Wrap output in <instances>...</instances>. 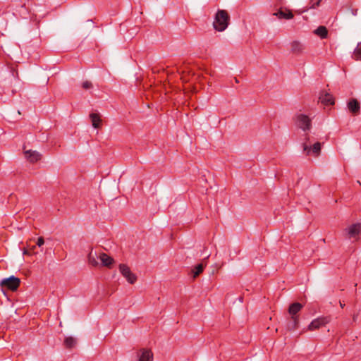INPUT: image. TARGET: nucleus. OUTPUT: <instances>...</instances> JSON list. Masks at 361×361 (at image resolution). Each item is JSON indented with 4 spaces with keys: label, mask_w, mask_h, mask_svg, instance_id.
<instances>
[{
    "label": "nucleus",
    "mask_w": 361,
    "mask_h": 361,
    "mask_svg": "<svg viewBox=\"0 0 361 361\" xmlns=\"http://www.w3.org/2000/svg\"><path fill=\"white\" fill-rule=\"evenodd\" d=\"M348 108L353 114H357L360 109V104L355 99H351L348 102Z\"/></svg>",
    "instance_id": "9b49d317"
},
{
    "label": "nucleus",
    "mask_w": 361,
    "mask_h": 361,
    "mask_svg": "<svg viewBox=\"0 0 361 361\" xmlns=\"http://www.w3.org/2000/svg\"><path fill=\"white\" fill-rule=\"evenodd\" d=\"M321 0H318L317 2L314 3L311 6L310 8H315L317 7L320 4Z\"/></svg>",
    "instance_id": "393cba45"
},
{
    "label": "nucleus",
    "mask_w": 361,
    "mask_h": 361,
    "mask_svg": "<svg viewBox=\"0 0 361 361\" xmlns=\"http://www.w3.org/2000/svg\"><path fill=\"white\" fill-rule=\"evenodd\" d=\"M314 33L322 39H325L328 36V30L325 26H319L314 30Z\"/></svg>",
    "instance_id": "f3484780"
},
{
    "label": "nucleus",
    "mask_w": 361,
    "mask_h": 361,
    "mask_svg": "<svg viewBox=\"0 0 361 361\" xmlns=\"http://www.w3.org/2000/svg\"><path fill=\"white\" fill-rule=\"evenodd\" d=\"M139 361H153V354L149 350H142L139 355Z\"/></svg>",
    "instance_id": "f8f14e48"
},
{
    "label": "nucleus",
    "mask_w": 361,
    "mask_h": 361,
    "mask_svg": "<svg viewBox=\"0 0 361 361\" xmlns=\"http://www.w3.org/2000/svg\"><path fill=\"white\" fill-rule=\"evenodd\" d=\"M23 255H30V252L28 251L26 249H24L23 252Z\"/></svg>",
    "instance_id": "a878e982"
},
{
    "label": "nucleus",
    "mask_w": 361,
    "mask_h": 361,
    "mask_svg": "<svg viewBox=\"0 0 361 361\" xmlns=\"http://www.w3.org/2000/svg\"><path fill=\"white\" fill-rule=\"evenodd\" d=\"M82 87L85 90H88V89H90L92 87V85L89 81H85V82H82Z\"/></svg>",
    "instance_id": "5701e85b"
},
{
    "label": "nucleus",
    "mask_w": 361,
    "mask_h": 361,
    "mask_svg": "<svg viewBox=\"0 0 361 361\" xmlns=\"http://www.w3.org/2000/svg\"><path fill=\"white\" fill-rule=\"evenodd\" d=\"M204 266L202 264H199L196 265L193 269L192 270L193 274V277H197L204 269Z\"/></svg>",
    "instance_id": "aec40b11"
},
{
    "label": "nucleus",
    "mask_w": 361,
    "mask_h": 361,
    "mask_svg": "<svg viewBox=\"0 0 361 361\" xmlns=\"http://www.w3.org/2000/svg\"><path fill=\"white\" fill-rule=\"evenodd\" d=\"M25 158L30 163H35L42 158V154L36 150H24Z\"/></svg>",
    "instance_id": "6e6552de"
},
{
    "label": "nucleus",
    "mask_w": 361,
    "mask_h": 361,
    "mask_svg": "<svg viewBox=\"0 0 361 361\" xmlns=\"http://www.w3.org/2000/svg\"><path fill=\"white\" fill-rule=\"evenodd\" d=\"M44 244V240L42 237H39L37 239V245L38 247H41Z\"/></svg>",
    "instance_id": "b1692460"
},
{
    "label": "nucleus",
    "mask_w": 361,
    "mask_h": 361,
    "mask_svg": "<svg viewBox=\"0 0 361 361\" xmlns=\"http://www.w3.org/2000/svg\"><path fill=\"white\" fill-rule=\"evenodd\" d=\"M228 13L224 10H219L213 23L214 28L219 32L224 31L228 25Z\"/></svg>",
    "instance_id": "f257e3e1"
},
{
    "label": "nucleus",
    "mask_w": 361,
    "mask_h": 361,
    "mask_svg": "<svg viewBox=\"0 0 361 361\" xmlns=\"http://www.w3.org/2000/svg\"><path fill=\"white\" fill-rule=\"evenodd\" d=\"M353 57L355 60H361V42L359 43L357 46V47L355 48V49L353 52Z\"/></svg>",
    "instance_id": "4be33fe9"
},
{
    "label": "nucleus",
    "mask_w": 361,
    "mask_h": 361,
    "mask_svg": "<svg viewBox=\"0 0 361 361\" xmlns=\"http://www.w3.org/2000/svg\"><path fill=\"white\" fill-rule=\"evenodd\" d=\"M329 317H322L314 319L308 326L307 329L310 331H314L319 329L329 322Z\"/></svg>",
    "instance_id": "0eeeda50"
},
{
    "label": "nucleus",
    "mask_w": 361,
    "mask_h": 361,
    "mask_svg": "<svg viewBox=\"0 0 361 361\" xmlns=\"http://www.w3.org/2000/svg\"><path fill=\"white\" fill-rule=\"evenodd\" d=\"M319 100L324 105L334 104V98L333 95L326 92H322L320 93Z\"/></svg>",
    "instance_id": "1a4fd4ad"
},
{
    "label": "nucleus",
    "mask_w": 361,
    "mask_h": 361,
    "mask_svg": "<svg viewBox=\"0 0 361 361\" xmlns=\"http://www.w3.org/2000/svg\"><path fill=\"white\" fill-rule=\"evenodd\" d=\"M1 285L7 287L11 290H16L20 285V279L13 276L4 279L1 281Z\"/></svg>",
    "instance_id": "423d86ee"
},
{
    "label": "nucleus",
    "mask_w": 361,
    "mask_h": 361,
    "mask_svg": "<svg viewBox=\"0 0 361 361\" xmlns=\"http://www.w3.org/2000/svg\"><path fill=\"white\" fill-rule=\"evenodd\" d=\"M291 322L288 325L287 328L290 331L295 329L298 325L299 319L298 317H291Z\"/></svg>",
    "instance_id": "6ab92c4d"
},
{
    "label": "nucleus",
    "mask_w": 361,
    "mask_h": 361,
    "mask_svg": "<svg viewBox=\"0 0 361 361\" xmlns=\"http://www.w3.org/2000/svg\"><path fill=\"white\" fill-rule=\"evenodd\" d=\"M340 305H341V307H343V306H344V305H343V304H342V303L341 302V303H340Z\"/></svg>",
    "instance_id": "cd10ccee"
},
{
    "label": "nucleus",
    "mask_w": 361,
    "mask_h": 361,
    "mask_svg": "<svg viewBox=\"0 0 361 361\" xmlns=\"http://www.w3.org/2000/svg\"><path fill=\"white\" fill-rule=\"evenodd\" d=\"M309 138H306V140L302 144L303 151L307 156L313 157H318L322 151V144L319 142L314 143L310 145L308 142Z\"/></svg>",
    "instance_id": "f03ea898"
},
{
    "label": "nucleus",
    "mask_w": 361,
    "mask_h": 361,
    "mask_svg": "<svg viewBox=\"0 0 361 361\" xmlns=\"http://www.w3.org/2000/svg\"><path fill=\"white\" fill-rule=\"evenodd\" d=\"M64 343L67 348H73L76 344V340L73 337H67L64 341Z\"/></svg>",
    "instance_id": "412c9836"
},
{
    "label": "nucleus",
    "mask_w": 361,
    "mask_h": 361,
    "mask_svg": "<svg viewBox=\"0 0 361 361\" xmlns=\"http://www.w3.org/2000/svg\"><path fill=\"white\" fill-rule=\"evenodd\" d=\"M97 257V255L96 252H94L92 250L90 251V252L88 255V262L92 266H97L98 264V262L97 261L96 258Z\"/></svg>",
    "instance_id": "a211bd4d"
},
{
    "label": "nucleus",
    "mask_w": 361,
    "mask_h": 361,
    "mask_svg": "<svg viewBox=\"0 0 361 361\" xmlns=\"http://www.w3.org/2000/svg\"><path fill=\"white\" fill-rule=\"evenodd\" d=\"M347 236L349 239L357 240V236L361 233V224H354L345 229Z\"/></svg>",
    "instance_id": "39448f33"
},
{
    "label": "nucleus",
    "mask_w": 361,
    "mask_h": 361,
    "mask_svg": "<svg viewBox=\"0 0 361 361\" xmlns=\"http://www.w3.org/2000/svg\"><path fill=\"white\" fill-rule=\"evenodd\" d=\"M302 305L299 302H294L290 305L288 312L291 317H297L296 314L301 310Z\"/></svg>",
    "instance_id": "4468645a"
},
{
    "label": "nucleus",
    "mask_w": 361,
    "mask_h": 361,
    "mask_svg": "<svg viewBox=\"0 0 361 361\" xmlns=\"http://www.w3.org/2000/svg\"><path fill=\"white\" fill-rule=\"evenodd\" d=\"M273 15L279 19L289 20L293 18V14L290 10L281 9L279 11L274 13Z\"/></svg>",
    "instance_id": "9d476101"
},
{
    "label": "nucleus",
    "mask_w": 361,
    "mask_h": 361,
    "mask_svg": "<svg viewBox=\"0 0 361 361\" xmlns=\"http://www.w3.org/2000/svg\"><path fill=\"white\" fill-rule=\"evenodd\" d=\"M296 125L302 130L306 131L311 128V120L305 114H299L296 117Z\"/></svg>",
    "instance_id": "20e7f679"
},
{
    "label": "nucleus",
    "mask_w": 361,
    "mask_h": 361,
    "mask_svg": "<svg viewBox=\"0 0 361 361\" xmlns=\"http://www.w3.org/2000/svg\"><path fill=\"white\" fill-rule=\"evenodd\" d=\"M119 271L129 283L133 284L137 281L136 275L131 271L130 269L127 265L123 264H120Z\"/></svg>",
    "instance_id": "7ed1b4c3"
},
{
    "label": "nucleus",
    "mask_w": 361,
    "mask_h": 361,
    "mask_svg": "<svg viewBox=\"0 0 361 361\" xmlns=\"http://www.w3.org/2000/svg\"><path fill=\"white\" fill-rule=\"evenodd\" d=\"M90 118L92 122V125L94 128H98L100 126L101 118L100 116L97 113H92L90 114Z\"/></svg>",
    "instance_id": "2eb2a0df"
},
{
    "label": "nucleus",
    "mask_w": 361,
    "mask_h": 361,
    "mask_svg": "<svg viewBox=\"0 0 361 361\" xmlns=\"http://www.w3.org/2000/svg\"><path fill=\"white\" fill-rule=\"evenodd\" d=\"M305 49L304 45L298 41L293 42L291 43V51L295 54H300Z\"/></svg>",
    "instance_id": "dca6fc26"
},
{
    "label": "nucleus",
    "mask_w": 361,
    "mask_h": 361,
    "mask_svg": "<svg viewBox=\"0 0 361 361\" xmlns=\"http://www.w3.org/2000/svg\"><path fill=\"white\" fill-rule=\"evenodd\" d=\"M98 257L102 262V265L105 267H110L114 262L113 258L109 257L106 253H101Z\"/></svg>",
    "instance_id": "ddd939ff"
},
{
    "label": "nucleus",
    "mask_w": 361,
    "mask_h": 361,
    "mask_svg": "<svg viewBox=\"0 0 361 361\" xmlns=\"http://www.w3.org/2000/svg\"><path fill=\"white\" fill-rule=\"evenodd\" d=\"M35 248V246H32V247L30 248V250H33Z\"/></svg>",
    "instance_id": "bb28decb"
}]
</instances>
